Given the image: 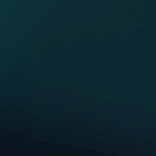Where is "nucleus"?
I'll return each mask as SVG.
<instances>
[{"label":"nucleus","instance_id":"f03ea898","mask_svg":"<svg viewBox=\"0 0 156 156\" xmlns=\"http://www.w3.org/2000/svg\"><path fill=\"white\" fill-rule=\"evenodd\" d=\"M21 140V136H20V140ZM21 154V151L20 150V154ZM20 156H21L20 155Z\"/></svg>","mask_w":156,"mask_h":156},{"label":"nucleus","instance_id":"f257e3e1","mask_svg":"<svg viewBox=\"0 0 156 156\" xmlns=\"http://www.w3.org/2000/svg\"><path fill=\"white\" fill-rule=\"evenodd\" d=\"M17 2H20V0H17Z\"/></svg>","mask_w":156,"mask_h":156}]
</instances>
